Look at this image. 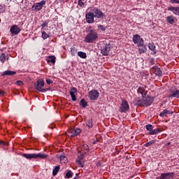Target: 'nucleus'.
Returning a JSON list of instances; mask_svg holds the SVG:
<instances>
[{
  "label": "nucleus",
  "instance_id": "obj_1",
  "mask_svg": "<svg viewBox=\"0 0 179 179\" xmlns=\"http://www.w3.org/2000/svg\"><path fill=\"white\" fill-rule=\"evenodd\" d=\"M99 39V34L94 29H91L85 38V43H92Z\"/></svg>",
  "mask_w": 179,
  "mask_h": 179
},
{
  "label": "nucleus",
  "instance_id": "obj_2",
  "mask_svg": "<svg viewBox=\"0 0 179 179\" xmlns=\"http://www.w3.org/2000/svg\"><path fill=\"white\" fill-rule=\"evenodd\" d=\"M23 157L27 159L28 160H31V159H47L48 155H44L43 153L38 154H23Z\"/></svg>",
  "mask_w": 179,
  "mask_h": 179
},
{
  "label": "nucleus",
  "instance_id": "obj_3",
  "mask_svg": "<svg viewBox=\"0 0 179 179\" xmlns=\"http://www.w3.org/2000/svg\"><path fill=\"white\" fill-rule=\"evenodd\" d=\"M44 80L42 79H39L37 81V83L34 85L36 90H38V92H41L42 93H45L48 90H50L49 88H43L44 87Z\"/></svg>",
  "mask_w": 179,
  "mask_h": 179
},
{
  "label": "nucleus",
  "instance_id": "obj_4",
  "mask_svg": "<svg viewBox=\"0 0 179 179\" xmlns=\"http://www.w3.org/2000/svg\"><path fill=\"white\" fill-rule=\"evenodd\" d=\"M111 48H113V45L108 43H103L101 47V54L104 56L108 55L110 54V51L111 50Z\"/></svg>",
  "mask_w": 179,
  "mask_h": 179
},
{
  "label": "nucleus",
  "instance_id": "obj_5",
  "mask_svg": "<svg viewBox=\"0 0 179 179\" xmlns=\"http://www.w3.org/2000/svg\"><path fill=\"white\" fill-rule=\"evenodd\" d=\"M100 96V93L96 90H92L89 92L88 99L93 101L97 100L99 96Z\"/></svg>",
  "mask_w": 179,
  "mask_h": 179
},
{
  "label": "nucleus",
  "instance_id": "obj_6",
  "mask_svg": "<svg viewBox=\"0 0 179 179\" xmlns=\"http://www.w3.org/2000/svg\"><path fill=\"white\" fill-rule=\"evenodd\" d=\"M143 97V104L145 106V107H149V106H152V103H153L154 99L153 97L149 96V95H144Z\"/></svg>",
  "mask_w": 179,
  "mask_h": 179
},
{
  "label": "nucleus",
  "instance_id": "obj_7",
  "mask_svg": "<svg viewBox=\"0 0 179 179\" xmlns=\"http://www.w3.org/2000/svg\"><path fill=\"white\" fill-rule=\"evenodd\" d=\"M128 110H129V104H128V101H127L125 99H122L119 109L120 113H127Z\"/></svg>",
  "mask_w": 179,
  "mask_h": 179
},
{
  "label": "nucleus",
  "instance_id": "obj_8",
  "mask_svg": "<svg viewBox=\"0 0 179 179\" xmlns=\"http://www.w3.org/2000/svg\"><path fill=\"white\" fill-rule=\"evenodd\" d=\"M133 42L134 44H137L138 47H142L144 44L143 38H141V36L138 34L134 35Z\"/></svg>",
  "mask_w": 179,
  "mask_h": 179
},
{
  "label": "nucleus",
  "instance_id": "obj_9",
  "mask_svg": "<svg viewBox=\"0 0 179 179\" xmlns=\"http://www.w3.org/2000/svg\"><path fill=\"white\" fill-rule=\"evenodd\" d=\"M91 12L94 13V17H97V19H103L104 17V13L97 8H92Z\"/></svg>",
  "mask_w": 179,
  "mask_h": 179
},
{
  "label": "nucleus",
  "instance_id": "obj_10",
  "mask_svg": "<svg viewBox=\"0 0 179 179\" xmlns=\"http://www.w3.org/2000/svg\"><path fill=\"white\" fill-rule=\"evenodd\" d=\"M45 5V1L42 0L41 2L39 3H34L32 6V10H34V12H38V10H41V9H43V6Z\"/></svg>",
  "mask_w": 179,
  "mask_h": 179
},
{
  "label": "nucleus",
  "instance_id": "obj_11",
  "mask_svg": "<svg viewBox=\"0 0 179 179\" xmlns=\"http://www.w3.org/2000/svg\"><path fill=\"white\" fill-rule=\"evenodd\" d=\"M85 19L87 20V23H94V13L93 12H88L85 15Z\"/></svg>",
  "mask_w": 179,
  "mask_h": 179
},
{
  "label": "nucleus",
  "instance_id": "obj_12",
  "mask_svg": "<svg viewBox=\"0 0 179 179\" xmlns=\"http://www.w3.org/2000/svg\"><path fill=\"white\" fill-rule=\"evenodd\" d=\"M21 31L22 29H20L16 24L13 25L10 29V33L11 34H13V36H17Z\"/></svg>",
  "mask_w": 179,
  "mask_h": 179
},
{
  "label": "nucleus",
  "instance_id": "obj_13",
  "mask_svg": "<svg viewBox=\"0 0 179 179\" xmlns=\"http://www.w3.org/2000/svg\"><path fill=\"white\" fill-rule=\"evenodd\" d=\"M82 133V129L77 128L76 129H70L68 131L69 135H70L71 136L73 137V136H78V135H79L80 134Z\"/></svg>",
  "mask_w": 179,
  "mask_h": 179
},
{
  "label": "nucleus",
  "instance_id": "obj_14",
  "mask_svg": "<svg viewBox=\"0 0 179 179\" xmlns=\"http://www.w3.org/2000/svg\"><path fill=\"white\" fill-rule=\"evenodd\" d=\"M174 177V173H162L160 176H158L157 179H171Z\"/></svg>",
  "mask_w": 179,
  "mask_h": 179
},
{
  "label": "nucleus",
  "instance_id": "obj_15",
  "mask_svg": "<svg viewBox=\"0 0 179 179\" xmlns=\"http://www.w3.org/2000/svg\"><path fill=\"white\" fill-rule=\"evenodd\" d=\"M169 97H176L179 99V90L177 89H171L169 90Z\"/></svg>",
  "mask_w": 179,
  "mask_h": 179
},
{
  "label": "nucleus",
  "instance_id": "obj_16",
  "mask_svg": "<svg viewBox=\"0 0 179 179\" xmlns=\"http://www.w3.org/2000/svg\"><path fill=\"white\" fill-rule=\"evenodd\" d=\"M76 93H78V90L76 87H71L70 90V96L73 101H76Z\"/></svg>",
  "mask_w": 179,
  "mask_h": 179
},
{
  "label": "nucleus",
  "instance_id": "obj_17",
  "mask_svg": "<svg viewBox=\"0 0 179 179\" xmlns=\"http://www.w3.org/2000/svg\"><path fill=\"white\" fill-rule=\"evenodd\" d=\"M152 71L157 76H162V70H160V68H159V66H153L152 68Z\"/></svg>",
  "mask_w": 179,
  "mask_h": 179
},
{
  "label": "nucleus",
  "instance_id": "obj_18",
  "mask_svg": "<svg viewBox=\"0 0 179 179\" xmlns=\"http://www.w3.org/2000/svg\"><path fill=\"white\" fill-rule=\"evenodd\" d=\"M133 104L134 106H143V99H141V98H136L134 101H133Z\"/></svg>",
  "mask_w": 179,
  "mask_h": 179
},
{
  "label": "nucleus",
  "instance_id": "obj_19",
  "mask_svg": "<svg viewBox=\"0 0 179 179\" xmlns=\"http://www.w3.org/2000/svg\"><path fill=\"white\" fill-rule=\"evenodd\" d=\"M14 75H16V71H12L10 70H7V71H5L4 72H3V73L1 74V76H14Z\"/></svg>",
  "mask_w": 179,
  "mask_h": 179
},
{
  "label": "nucleus",
  "instance_id": "obj_20",
  "mask_svg": "<svg viewBox=\"0 0 179 179\" xmlns=\"http://www.w3.org/2000/svg\"><path fill=\"white\" fill-rule=\"evenodd\" d=\"M9 59V54L2 53L0 56V61L1 62H5Z\"/></svg>",
  "mask_w": 179,
  "mask_h": 179
},
{
  "label": "nucleus",
  "instance_id": "obj_21",
  "mask_svg": "<svg viewBox=\"0 0 179 179\" xmlns=\"http://www.w3.org/2000/svg\"><path fill=\"white\" fill-rule=\"evenodd\" d=\"M159 132H162V129H152V130L151 131L148 133V135H157V134H159Z\"/></svg>",
  "mask_w": 179,
  "mask_h": 179
},
{
  "label": "nucleus",
  "instance_id": "obj_22",
  "mask_svg": "<svg viewBox=\"0 0 179 179\" xmlns=\"http://www.w3.org/2000/svg\"><path fill=\"white\" fill-rule=\"evenodd\" d=\"M146 46L142 45V46H138V52L139 54H145L147 51Z\"/></svg>",
  "mask_w": 179,
  "mask_h": 179
},
{
  "label": "nucleus",
  "instance_id": "obj_23",
  "mask_svg": "<svg viewBox=\"0 0 179 179\" xmlns=\"http://www.w3.org/2000/svg\"><path fill=\"white\" fill-rule=\"evenodd\" d=\"M78 55L80 58H83V59L87 58V55H86L85 52L79 51L78 52Z\"/></svg>",
  "mask_w": 179,
  "mask_h": 179
},
{
  "label": "nucleus",
  "instance_id": "obj_24",
  "mask_svg": "<svg viewBox=\"0 0 179 179\" xmlns=\"http://www.w3.org/2000/svg\"><path fill=\"white\" fill-rule=\"evenodd\" d=\"M80 106H81L83 108H86V107H87V101H86L85 99H82L80 101Z\"/></svg>",
  "mask_w": 179,
  "mask_h": 179
},
{
  "label": "nucleus",
  "instance_id": "obj_25",
  "mask_svg": "<svg viewBox=\"0 0 179 179\" xmlns=\"http://www.w3.org/2000/svg\"><path fill=\"white\" fill-rule=\"evenodd\" d=\"M166 22L170 24H173L174 23V17L172 15L168 16L166 17Z\"/></svg>",
  "mask_w": 179,
  "mask_h": 179
},
{
  "label": "nucleus",
  "instance_id": "obj_26",
  "mask_svg": "<svg viewBox=\"0 0 179 179\" xmlns=\"http://www.w3.org/2000/svg\"><path fill=\"white\" fill-rule=\"evenodd\" d=\"M137 92L138 93H140L141 94L142 97H143V96H145L146 94V92H145V88L142 87H138Z\"/></svg>",
  "mask_w": 179,
  "mask_h": 179
},
{
  "label": "nucleus",
  "instance_id": "obj_27",
  "mask_svg": "<svg viewBox=\"0 0 179 179\" xmlns=\"http://www.w3.org/2000/svg\"><path fill=\"white\" fill-rule=\"evenodd\" d=\"M166 114H173V112H171L167 109H165L163 110V112H162L160 113V117H164Z\"/></svg>",
  "mask_w": 179,
  "mask_h": 179
},
{
  "label": "nucleus",
  "instance_id": "obj_28",
  "mask_svg": "<svg viewBox=\"0 0 179 179\" xmlns=\"http://www.w3.org/2000/svg\"><path fill=\"white\" fill-rule=\"evenodd\" d=\"M59 169H61L59 166H55L52 171V176H57V174H58V171H59Z\"/></svg>",
  "mask_w": 179,
  "mask_h": 179
},
{
  "label": "nucleus",
  "instance_id": "obj_29",
  "mask_svg": "<svg viewBox=\"0 0 179 179\" xmlns=\"http://www.w3.org/2000/svg\"><path fill=\"white\" fill-rule=\"evenodd\" d=\"M154 143H156V140L150 141L149 142L146 143L144 146H145V148H149V146H152V145Z\"/></svg>",
  "mask_w": 179,
  "mask_h": 179
},
{
  "label": "nucleus",
  "instance_id": "obj_30",
  "mask_svg": "<svg viewBox=\"0 0 179 179\" xmlns=\"http://www.w3.org/2000/svg\"><path fill=\"white\" fill-rule=\"evenodd\" d=\"M66 162H68V158H66V157L64 155L60 156V163L65 164Z\"/></svg>",
  "mask_w": 179,
  "mask_h": 179
},
{
  "label": "nucleus",
  "instance_id": "obj_31",
  "mask_svg": "<svg viewBox=\"0 0 179 179\" xmlns=\"http://www.w3.org/2000/svg\"><path fill=\"white\" fill-rule=\"evenodd\" d=\"M48 62H52V64H55V56H49Z\"/></svg>",
  "mask_w": 179,
  "mask_h": 179
},
{
  "label": "nucleus",
  "instance_id": "obj_32",
  "mask_svg": "<svg viewBox=\"0 0 179 179\" xmlns=\"http://www.w3.org/2000/svg\"><path fill=\"white\" fill-rule=\"evenodd\" d=\"M92 121V119H90L86 122V125L88 128H92L93 127Z\"/></svg>",
  "mask_w": 179,
  "mask_h": 179
},
{
  "label": "nucleus",
  "instance_id": "obj_33",
  "mask_svg": "<svg viewBox=\"0 0 179 179\" xmlns=\"http://www.w3.org/2000/svg\"><path fill=\"white\" fill-rule=\"evenodd\" d=\"M71 52L72 57H75L76 52H78V49L76 48H71Z\"/></svg>",
  "mask_w": 179,
  "mask_h": 179
},
{
  "label": "nucleus",
  "instance_id": "obj_34",
  "mask_svg": "<svg viewBox=\"0 0 179 179\" xmlns=\"http://www.w3.org/2000/svg\"><path fill=\"white\" fill-rule=\"evenodd\" d=\"M148 48L151 51H155V50H156V46L155 45V43H150L148 45Z\"/></svg>",
  "mask_w": 179,
  "mask_h": 179
},
{
  "label": "nucleus",
  "instance_id": "obj_35",
  "mask_svg": "<svg viewBox=\"0 0 179 179\" xmlns=\"http://www.w3.org/2000/svg\"><path fill=\"white\" fill-rule=\"evenodd\" d=\"M48 37H50V36L47 34V32L45 31L42 32V38H43V40H47Z\"/></svg>",
  "mask_w": 179,
  "mask_h": 179
},
{
  "label": "nucleus",
  "instance_id": "obj_36",
  "mask_svg": "<svg viewBox=\"0 0 179 179\" xmlns=\"http://www.w3.org/2000/svg\"><path fill=\"white\" fill-rule=\"evenodd\" d=\"M145 128L147 131H149V132H152V130L153 129V126L152 124H147L145 126Z\"/></svg>",
  "mask_w": 179,
  "mask_h": 179
},
{
  "label": "nucleus",
  "instance_id": "obj_37",
  "mask_svg": "<svg viewBox=\"0 0 179 179\" xmlns=\"http://www.w3.org/2000/svg\"><path fill=\"white\" fill-rule=\"evenodd\" d=\"M73 176V173L71 171V170L68 171L67 173H66V177L68 178H71Z\"/></svg>",
  "mask_w": 179,
  "mask_h": 179
},
{
  "label": "nucleus",
  "instance_id": "obj_38",
  "mask_svg": "<svg viewBox=\"0 0 179 179\" xmlns=\"http://www.w3.org/2000/svg\"><path fill=\"white\" fill-rule=\"evenodd\" d=\"M98 28L100 29V30H102V31H106V29H107L104 25H100L98 24Z\"/></svg>",
  "mask_w": 179,
  "mask_h": 179
},
{
  "label": "nucleus",
  "instance_id": "obj_39",
  "mask_svg": "<svg viewBox=\"0 0 179 179\" xmlns=\"http://www.w3.org/2000/svg\"><path fill=\"white\" fill-rule=\"evenodd\" d=\"M76 163L79 167H83V163H82V161L80 159L76 160Z\"/></svg>",
  "mask_w": 179,
  "mask_h": 179
},
{
  "label": "nucleus",
  "instance_id": "obj_40",
  "mask_svg": "<svg viewBox=\"0 0 179 179\" xmlns=\"http://www.w3.org/2000/svg\"><path fill=\"white\" fill-rule=\"evenodd\" d=\"M78 5L80 8H83L85 6V3H83V0H78Z\"/></svg>",
  "mask_w": 179,
  "mask_h": 179
},
{
  "label": "nucleus",
  "instance_id": "obj_41",
  "mask_svg": "<svg viewBox=\"0 0 179 179\" xmlns=\"http://www.w3.org/2000/svg\"><path fill=\"white\" fill-rule=\"evenodd\" d=\"M175 15H179V7H175V10L173 11Z\"/></svg>",
  "mask_w": 179,
  "mask_h": 179
},
{
  "label": "nucleus",
  "instance_id": "obj_42",
  "mask_svg": "<svg viewBox=\"0 0 179 179\" xmlns=\"http://www.w3.org/2000/svg\"><path fill=\"white\" fill-rule=\"evenodd\" d=\"M15 85H17V86H22V85H23V81L17 80L15 82Z\"/></svg>",
  "mask_w": 179,
  "mask_h": 179
},
{
  "label": "nucleus",
  "instance_id": "obj_43",
  "mask_svg": "<svg viewBox=\"0 0 179 179\" xmlns=\"http://www.w3.org/2000/svg\"><path fill=\"white\" fill-rule=\"evenodd\" d=\"M42 29H44V27H48V22H44L43 24H41Z\"/></svg>",
  "mask_w": 179,
  "mask_h": 179
},
{
  "label": "nucleus",
  "instance_id": "obj_44",
  "mask_svg": "<svg viewBox=\"0 0 179 179\" xmlns=\"http://www.w3.org/2000/svg\"><path fill=\"white\" fill-rule=\"evenodd\" d=\"M46 83H47V85H51V83H52V80L50 78H47Z\"/></svg>",
  "mask_w": 179,
  "mask_h": 179
},
{
  "label": "nucleus",
  "instance_id": "obj_45",
  "mask_svg": "<svg viewBox=\"0 0 179 179\" xmlns=\"http://www.w3.org/2000/svg\"><path fill=\"white\" fill-rule=\"evenodd\" d=\"M83 147L87 152H89V145L85 144Z\"/></svg>",
  "mask_w": 179,
  "mask_h": 179
},
{
  "label": "nucleus",
  "instance_id": "obj_46",
  "mask_svg": "<svg viewBox=\"0 0 179 179\" xmlns=\"http://www.w3.org/2000/svg\"><path fill=\"white\" fill-rule=\"evenodd\" d=\"M175 9H176V7H173V6L168 8V10H171V12H173V13H174Z\"/></svg>",
  "mask_w": 179,
  "mask_h": 179
},
{
  "label": "nucleus",
  "instance_id": "obj_47",
  "mask_svg": "<svg viewBox=\"0 0 179 179\" xmlns=\"http://www.w3.org/2000/svg\"><path fill=\"white\" fill-rule=\"evenodd\" d=\"M171 3H179L178 0H170Z\"/></svg>",
  "mask_w": 179,
  "mask_h": 179
},
{
  "label": "nucleus",
  "instance_id": "obj_48",
  "mask_svg": "<svg viewBox=\"0 0 179 179\" xmlns=\"http://www.w3.org/2000/svg\"><path fill=\"white\" fill-rule=\"evenodd\" d=\"M85 158V157H83V155H78V160H83V159Z\"/></svg>",
  "mask_w": 179,
  "mask_h": 179
},
{
  "label": "nucleus",
  "instance_id": "obj_49",
  "mask_svg": "<svg viewBox=\"0 0 179 179\" xmlns=\"http://www.w3.org/2000/svg\"><path fill=\"white\" fill-rule=\"evenodd\" d=\"M4 95H5V92L0 90V96H4Z\"/></svg>",
  "mask_w": 179,
  "mask_h": 179
},
{
  "label": "nucleus",
  "instance_id": "obj_50",
  "mask_svg": "<svg viewBox=\"0 0 179 179\" xmlns=\"http://www.w3.org/2000/svg\"><path fill=\"white\" fill-rule=\"evenodd\" d=\"M0 145H6L3 141H0Z\"/></svg>",
  "mask_w": 179,
  "mask_h": 179
},
{
  "label": "nucleus",
  "instance_id": "obj_51",
  "mask_svg": "<svg viewBox=\"0 0 179 179\" xmlns=\"http://www.w3.org/2000/svg\"><path fill=\"white\" fill-rule=\"evenodd\" d=\"M85 155H86V152L85 153L81 154V155H83V157H85Z\"/></svg>",
  "mask_w": 179,
  "mask_h": 179
},
{
  "label": "nucleus",
  "instance_id": "obj_52",
  "mask_svg": "<svg viewBox=\"0 0 179 179\" xmlns=\"http://www.w3.org/2000/svg\"><path fill=\"white\" fill-rule=\"evenodd\" d=\"M150 61H151V62H153V61H155V59H151Z\"/></svg>",
  "mask_w": 179,
  "mask_h": 179
},
{
  "label": "nucleus",
  "instance_id": "obj_53",
  "mask_svg": "<svg viewBox=\"0 0 179 179\" xmlns=\"http://www.w3.org/2000/svg\"><path fill=\"white\" fill-rule=\"evenodd\" d=\"M60 1V2H62V1H64V0H59Z\"/></svg>",
  "mask_w": 179,
  "mask_h": 179
},
{
  "label": "nucleus",
  "instance_id": "obj_54",
  "mask_svg": "<svg viewBox=\"0 0 179 179\" xmlns=\"http://www.w3.org/2000/svg\"><path fill=\"white\" fill-rule=\"evenodd\" d=\"M7 1H12V0H7Z\"/></svg>",
  "mask_w": 179,
  "mask_h": 179
}]
</instances>
